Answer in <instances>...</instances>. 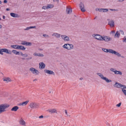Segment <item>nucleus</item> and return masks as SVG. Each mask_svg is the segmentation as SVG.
<instances>
[{
    "mask_svg": "<svg viewBox=\"0 0 126 126\" xmlns=\"http://www.w3.org/2000/svg\"><path fill=\"white\" fill-rule=\"evenodd\" d=\"M9 106L7 104H3L0 105V114L6 111L5 109Z\"/></svg>",
    "mask_w": 126,
    "mask_h": 126,
    "instance_id": "f257e3e1",
    "label": "nucleus"
},
{
    "mask_svg": "<svg viewBox=\"0 0 126 126\" xmlns=\"http://www.w3.org/2000/svg\"><path fill=\"white\" fill-rule=\"evenodd\" d=\"M97 74L102 79L105 80L107 82L109 83L111 81V80H110L109 79L106 77H104L103 75L100 73H98Z\"/></svg>",
    "mask_w": 126,
    "mask_h": 126,
    "instance_id": "f03ea898",
    "label": "nucleus"
},
{
    "mask_svg": "<svg viewBox=\"0 0 126 126\" xmlns=\"http://www.w3.org/2000/svg\"><path fill=\"white\" fill-rule=\"evenodd\" d=\"M63 47L68 49H72L73 48V46L72 44H65L63 45Z\"/></svg>",
    "mask_w": 126,
    "mask_h": 126,
    "instance_id": "7ed1b4c3",
    "label": "nucleus"
},
{
    "mask_svg": "<svg viewBox=\"0 0 126 126\" xmlns=\"http://www.w3.org/2000/svg\"><path fill=\"white\" fill-rule=\"evenodd\" d=\"M3 52L8 54H11V53L10 51L8 50L7 49L2 48L0 49V54L3 55Z\"/></svg>",
    "mask_w": 126,
    "mask_h": 126,
    "instance_id": "20e7f679",
    "label": "nucleus"
},
{
    "mask_svg": "<svg viewBox=\"0 0 126 126\" xmlns=\"http://www.w3.org/2000/svg\"><path fill=\"white\" fill-rule=\"evenodd\" d=\"M39 106L38 104L33 102L31 103L30 105V107L32 109L37 108H38Z\"/></svg>",
    "mask_w": 126,
    "mask_h": 126,
    "instance_id": "39448f33",
    "label": "nucleus"
},
{
    "mask_svg": "<svg viewBox=\"0 0 126 126\" xmlns=\"http://www.w3.org/2000/svg\"><path fill=\"white\" fill-rule=\"evenodd\" d=\"M112 39V38L106 36H102L101 41H104L106 42H108Z\"/></svg>",
    "mask_w": 126,
    "mask_h": 126,
    "instance_id": "423d86ee",
    "label": "nucleus"
},
{
    "mask_svg": "<svg viewBox=\"0 0 126 126\" xmlns=\"http://www.w3.org/2000/svg\"><path fill=\"white\" fill-rule=\"evenodd\" d=\"M30 70L31 71L32 73L34 74H35L36 75H38L39 73L38 70L35 69V68H30Z\"/></svg>",
    "mask_w": 126,
    "mask_h": 126,
    "instance_id": "0eeeda50",
    "label": "nucleus"
},
{
    "mask_svg": "<svg viewBox=\"0 0 126 126\" xmlns=\"http://www.w3.org/2000/svg\"><path fill=\"white\" fill-rule=\"evenodd\" d=\"M47 111L51 114L55 113L58 114V112L56 109H48L47 110Z\"/></svg>",
    "mask_w": 126,
    "mask_h": 126,
    "instance_id": "6e6552de",
    "label": "nucleus"
},
{
    "mask_svg": "<svg viewBox=\"0 0 126 126\" xmlns=\"http://www.w3.org/2000/svg\"><path fill=\"white\" fill-rule=\"evenodd\" d=\"M94 37L96 39L100 41H101L102 36L98 34H94Z\"/></svg>",
    "mask_w": 126,
    "mask_h": 126,
    "instance_id": "1a4fd4ad",
    "label": "nucleus"
},
{
    "mask_svg": "<svg viewBox=\"0 0 126 126\" xmlns=\"http://www.w3.org/2000/svg\"><path fill=\"white\" fill-rule=\"evenodd\" d=\"M19 122V124L21 125L24 126L26 125V122L22 118H20Z\"/></svg>",
    "mask_w": 126,
    "mask_h": 126,
    "instance_id": "9d476101",
    "label": "nucleus"
},
{
    "mask_svg": "<svg viewBox=\"0 0 126 126\" xmlns=\"http://www.w3.org/2000/svg\"><path fill=\"white\" fill-rule=\"evenodd\" d=\"M79 6L82 12H84L85 11V9L84 8V4L82 3V2H80L79 4Z\"/></svg>",
    "mask_w": 126,
    "mask_h": 126,
    "instance_id": "9b49d317",
    "label": "nucleus"
},
{
    "mask_svg": "<svg viewBox=\"0 0 126 126\" xmlns=\"http://www.w3.org/2000/svg\"><path fill=\"white\" fill-rule=\"evenodd\" d=\"M108 24L111 27H114V21L112 20H111L110 21H109Z\"/></svg>",
    "mask_w": 126,
    "mask_h": 126,
    "instance_id": "f8f14e48",
    "label": "nucleus"
},
{
    "mask_svg": "<svg viewBox=\"0 0 126 126\" xmlns=\"http://www.w3.org/2000/svg\"><path fill=\"white\" fill-rule=\"evenodd\" d=\"M61 37L62 39L65 41H68L69 40V38L66 35H62L61 36Z\"/></svg>",
    "mask_w": 126,
    "mask_h": 126,
    "instance_id": "ddd939ff",
    "label": "nucleus"
},
{
    "mask_svg": "<svg viewBox=\"0 0 126 126\" xmlns=\"http://www.w3.org/2000/svg\"><path fill=\"white\" fill-rule=\"evenodd\" d=\"M110 51L111 52V53L112 54H114L115 55H117L118 57H120L121 56V55L118 52H116L112 49Z\"/></svg>",
    "mask_w": 126,
    "mask_h": 126,
    "instance_id": "4468645a",
    "label": "nucleus"
},
{
    "mask_svg": "<svg viewBox=\"0 0 126 126\" xmlns=\"http://www.w3.org/2000/svg\"><path fill=\"white\" fill-rule=\"evenodd\" d=\"M39 65L40 68L41 69L44 68L45 67V65L43 62L39 63Z\"/></svg>",
    "mask_w": 126,
    "mask_h": 126,
    "instance_id": "2eb2a0df",
    "label": "nucleus"
},
{
    "mask_svg": "<svg viewBox=\"0 0 126 126\" xmlns=\"http://www.w3.org/2000/svg\"><path fill=\"white\" fill-rule=\"evenodd\" d=\"M45 72L49 74H54V72L52 71L49 70H44Z\"/></svg>",
    "mask_w": 126,
    "mask_h": 126,
    "instance_id": "dca6fc26",
    "label": "nucleus"
},
{
    "mask_svg": "<svg viewBox=\"0 0 126 126\" xmlns=\"http://www.w3.org/2000/svg\"><path fill=\"white\" fill-rule=\"evenodd\" d=\"M19 109L18 107L17 106H16L13 107L11 109V110L13 111H16Z\"/></svg>",
    "mask_w": 126,
    "mask_h": 126,
    "instance_id": "f3484780",
    "label": "nucleus"
},
{
    "mask_svg": "<svg viewBox=\"0 0 126 126\" xmlns=\"http://www.w3.org/2000/svg\"><path fill=\"white\" fill-rule=\"evenodd\" d=\"M10 15L12 17H19V16L18 14L14 13H10Z\"/></svg>",
    "mask_w": 126,
    "mask_h": 126,
    "instance_id": "a211bd4d",
    "label": "nucleus"
},
{
    "mask_svg": "<svg viewBox=\"0 0 126 126\" xmlns=\"http://www.w3.org/2000/svg\"><path fill=\"white\" fill-rule=\"evenodd\" d=\"M66 11V13H67L68 14H70L72 12V9L70 8H69L67 7Z\"/></svg>",
    "mask_w": 126,
    "mask_h": 126,
    "instance_id": "6ab92c4d",
    "label": "nucleus"
},
{
    "mask_svg": "<svg viewBox=\"0 0 126 126\" xmlns=\"http://www.w3.org/2000/svg\"><path fill=\"white\" fill-rule=\"evenodd\" d=\"M121 85L122 84H121L116 82L115 84L114 85V86L115 87L119 88L121 87Z\"/></svg>",
    "mask_w": 126,
    "mask_h": 126,
    "instance_id": "aec40b11",
    "label": "nucleus"
},
{
    "mask_svg": "<svg viewBox=\"0 0 126 126\" xmlns=\"http://www.w3.org/2000/svg\"><path fill=\"white\" fill-rule=\"evenodd\" d=\"M102 50L103 51L105 52H109L111 53V52H110V51L112 50V49H108L106 48H103L102 49Z\"/></svg>",
    "mask_w": 126,
    "mask_h": 126,
    "instance_id": "412c9836",
    "label": "nucleus"
},
{
    "mask_svg": "<svg viewBox=\"0 0 126 126\" xmlns=\"http://www.w3.org/2000/svg\"><path fill=\"white\" fill-rule=\"evenodd\" d=\"M18 49L24 50L26 48L23 46L18 45Z\"/></svg>",
    "mask_w": 126,
    "mask_h": 126,
    "instance_id": "4be33fe9",
    "label": "nucleus"
},
{
    "mask_svg": "<svg viewBox=\"0 0 126 126\" xmlns=\"http://www.w3.org/2000/svg\"><path fill=\"white\" fill-rule=\"evenodd\" d=\"M29 102V101L28 100H27L26 101L23 102L20 104V105H22L23 106H25L28 104Z\"/></svg>",
    "mask_w": 126,
    "mask_h": 126,
    "instance_id": "5701e85b",
    "label": "nucleus"
},
{
    "mask_svg": "<svg viewBox=\"0 0 126 126\" xmlns=\"http://www.w3.org/2000/svg\"><path fill=\"white\" fill-rule=\"evenodd\" d=\"M52 36L54 35L56 37L59 38L60 36V34H59L58 33H54L52 34Z\"/></svg>",
    "mask_w": 126,
    "mask_h": 126,
    "instance_id": "b1692460",
    "label": "nucleus"
},
{
    "mask_svg": "<svg viewBox=\"0 0 126 126\" xmlns=\"http://www.w3.org/2000/svg\"><path fill=\"white\" fill-rule=\"evenodd\" d=\"M120 35V33H118V31H117L115 33L114 37H117L118 38L119 37Z\"/></svg>",
    "mask_w": 126,
    "mask_h": 126,
    "instance_id": "393cba45",
    "label": "nucleus"
},
{
    "mask_svg": "<svg viewBox=\"0 0 126 126\" xmlns=\"http://www.w3.org/2000/svg\"><path fill=\"white\" fill-rule=\"evenodd\" d=\"M12 52L16 54V55H19L20 54L19 52L17 51L16 50H13L12 51Z\"/></svg>",
    "mask_w": 126,
    "mask_h": 126,
    "instance_id": "a878e982",
    "label": "nucleus"
},
{
    "mask_svg": "<svg viewBox=\"0 0 126 126\" xmlns=\"http://www.w3.org/2000/svg\"><path fill=\"white\" fill-rule=\"evenodd\" d=\"M36 28L35 26H30L29 27H27L26 28V29H24L25 30H29L30 29H32V28Z\"/></svg>",
    "mask_w": 126,
    "mask_h": 126,
    "instance_id": "bb28decb",
    "label": "nucleus"
},
{
    "mask_svg": "<svg viewBox=\"0 0 126 126\" xmlns=\"http://www.w3.org/2000/svg\"><path fill=\"white\" fill-rule=\"evenodd\" d=\"M18 45H11V46L12 48H13L15 49H18Z\"/></svg>",
    "mask_w": 126,
    "mask_h": 126,
    "instance_id": "cd10ccee",
    "label": "nucleus"
},
{
    "mask_svg": "<svg viewBox=\"0 0 126 126\" xmlns=\"http://www.w3.org/2000/svg\"><path fill=\"white\" fill-rule=\"evenodd\" d=\"M115 74H119L120 75H122V72L120 71H118L116 70L115 72Z\"/></svg>",
    "mask_w": 126,
    "mask_h": 126,
    "instance_id": "c85d7f7f",
    "label": "nucleus"
},
{
    "mask_svg": "<svg viewBox=\"0 0 126 126\" xmlns=\"http://www.w3.org/2000/svg\"><path fill=\"white\" fill-rule=\"evenodd\" d=\"M53 7V5L52 4H48L47 6V9L49 8H52Z\"/></svg>",
    "mask_w": 126,
    "mask_h": 126,
    "instance_id": "c756f323",
    "label": "nucleus"
},
{
    "mask_svg": "<svg viewBox=\"0 0 126 126\" xmlns=\"http://www.w3.org/2000/svg\"><path fill=\"white\" fill-rule=\"evenodd\" d=\"M3 80L4 81H6L7 82H8L11 81V79L10 78H7L4 79Z\"/></svg>",
    "mask_w": 126,
    "mask_h": 126,
    "instance_id": "7c9ffc66",
    "label": "nucleus"
},
{
    "mask_svg": "<svg viewBox=\"0 0 126 126\" xmlns=\"http://www.w3.org/2000/svg\"><path fill=\"white\" fill-rule=\"evenodd\" d=\"M20 54L21 56H22L24 57H27L28 56L27 54H24L22 52H20Z\"/></svg>",
    "mask_w": 126,
    "mask_h": 126,
    "instance_id": "2f4dec72",
    "label": "nucleus"
},
{
    "mask_svg": "<svg viewBox=\"0 0 126 126\" xmlns=\"http://www.w3.org/2000/svg\"><path fill=\"white\" fill-rule=\"evenodd\" d=\"M121 88L122 89H126V86L124 85H121Z\"/></svg>",
    "mask_w": 126,
    "mask_h": 126,
    "instance_id": "473e14b6",
    "label": "nucleus"
},
{
    "mask_svg": "<svg viewBox=\"0 0 126 126\" xmlns=\"http://www.w3.org/2000/svg\"><path fill=\"white\" fill-rule=\"evenodd\" d=\"M110 71L114 72L115 73V72L116 71V69H115L111 68L110 69Z\"/></svg>",
    "mask_w": 126,
    "mask_h": 126,
    "instance_id": "72a5a7b5",
    "label": "nucleus"
},
{
    "mask_svg": "<svg viewBox=\"0 0 126 126\" xmlns=\"http://www.w3.org/2000/svg\"><path fill=\"white\" fill-rule=\"evenodd\" d=\"M26 41H22L21 42V44L23 45H26Z\"/></svg>",
    "mask_w": 126,
    "mask_h": 126,
    "instance_id": "f704fd0d",
    "label": "nucleus"
},
{
    "mask_svg": "<svg viewBox=\"0 0 126 126\" xmlns=\"http://www.w3.org/2000/svg\"><path fill=\"white\" fill-rule=\"evenodd\" d=\"M31 44H32V43H31L27 42L26 45L30 46H31Z\"/></svg>",
    "mask_w": 126,
    "mask_h": 126,
    "instance_id": "c9c22d12",
    "label": "nucleus"
},
{
    "mask_svg": "<svg viewBox=\"0 0 126 126\" xmlns=\"http://www.w3.org/2000/svg\"><path fill=\"white\" fill-rule=\"evenodd\" d=\"M122 90L124 94L126 95V90L125 89H122Z\"/></svg>",
    "mask_w": 126,
    "mask_h": 126,
    "instance_id": "e433bc0d",
    "label": "nucleus"
},
{
    "mask_svg": "<svg viewBox=\"0 0 126 126\" xmlns=\"http://www.w3.org/2000/svg\"><path fill=\"white\" fill-rule=\"evenodd\" d=\"M108 9H103L102 11L103 12H106L108 11Z\"/></svg>",
    "mask_w": 126,
    "mask_h": 126,
    "instance_id": "4c0bfd02",
    "label": "nucleus"
},
{
    "mask_svg": "<svg viewBox=\"0 0 126 126\" xmlns=\"http://www.w3.org/2000/svg\"><path fill=\"white\" fill-rule=\"evenodd\" d=\"M123 42H126V36H125L124 38L123 39Z\"/></svg>",
    "mask_w": 126,
    "mask_h": 126,
    "instance_id": "58836bf2",
    "label": "nucleus"
},
{
    "mask_svg": "<svg viewBox=\"0 0 126 126\" xmlns=\"http://www.w3.org/2000/svg\"><path fill=\"white\" fill-rule=\"evenodd\" d=\"M38 56L42 57H43L44 56L43 54L41 53H38Z\"/></svg>",
    "mask_w": 126,
    "mask_h": 126,
    "instance_id": "ea45409f",
    "label": "nucleus"
},
{
    "mask_svg": "<svg viewBox=\"0 0 126 126\" xmlns=\"http://www.w3.org/2000/svg\"><path fill=\"white\" fill-rule=\"evenodd\" d=\"M119 31L121 33V34H122V35H124V33L123 31V30H120Z\"/></svg>",
    "mask_w": 126,
    "mask_h": 126,
    "instance_id": "a19ab883",
    "label": "nucleus"
},
{
    "mask_svg": "<svg viewBox=\"0 0 126 126\" xmlns=\"http://www.w3.org/2000/svg\"><path fill=\"white\" fill-rule=\"evenodd\" d=\"M43 36L45 37H49V36L48 35H46L45 34H43Z\"/></svg>",
    "mask_w": 126,
    "mask_h": 126,
    "instance_id": "79ce46f5",
    "label": "nucleus"
},
{
    "mask_svg": "<svg viewBox=\"0 0 126 126\" xmlns=\"http://www.w3.org/2000/svg\"><path fill=\"white\" fill-rule=\"evenodd\" d=\"M121 103H120L116 105V106L119 107L121 105Z\"/></svg>",
    "mask_w": 126,
    "mask_h": 126,
    "instance_id": "37998d69",
    "label": "nucleus"
},
{
    "mask_svg": "<svg viewBox=\"0 0 126 126\" xmlns=\"http://www.w3.org/2000/svg\"><path fill=\"white\" fill-rule=\"evenodd\" d=\"M42 8L45 10L48 9L47 8V6H44L42 7Z\"/></svg>",
    "mask_w": 126,
    "mask_h": 126,
    "instance_id": "c03bdc74",
    "label": "nucleus"
},
{
    "mask_svg": "<svg viewBox=\"0 0 126 126\" xmlns=\"http://www.w3.org/2000/svg\"><path fill=\"white\" fill-rule=\"evenodd\" d=\"M32 59V57L31 56L29 57L26 58V60H30Z\"/></svg>",
    "mask_w": 126,
    "mask_h": 126,
    "instance_id": "a18cd8bd",
    "label": "nucleus"
},
{
    "mask_svg": "<svg viewBox=\"0 0 126 126\" xmlns=\"http://www.w3.org/2000/svg\"><path fill=\"white\" fill-rule=\"evenodd\" d=\"M115 31H112L110 32V34H114L115 33Z\"/></svg>",
    "mask_w": 126,
    "mask_h": 126,
    "instance_id": "49530a36",
    "label": "nucleus"
},
{
    "mask_svg": "<svg viewBox=\"0 0 126 126\" xmlns=\"http://www.w3.org/2000/svg\"><path fill=\"white\" fill-rule=\"evenodd\" d=\"M33 55L35 56H38V53H33Z\"/></svg>",
    "mask_w": 126,
    "mask_h": 126,
    "instance_id": "de8ad7c7",
    "label": "nucleus"
},
{
    "mask_svg": "<svg viewBox=\"0 0 126 126\" xmlns=\"http://www.w3.org/2000/svg\"><path fill=\"white\" fill-rule=\"evenodd\" d=\"M43 115H41V116H39V118L40 119V118H43Z\"/></svg>",
    "mask_w": 126,
    "mask_h": 126,
    "instance_id": "09e8293b",
    "label": "nucleus"
},
{
    "mask_svg": "<svg viewBox=\"0 0 126 126\" xmlns=\"http://www.w3.org/2000/svg\"><path fill=\"white\" fill-rule=\"evenodd\" d=\"M110 10L112 11H114L116 10L115 9H110Z\"/></svg>",
    "mask_w": 126,
    "mask_h": 126,
    "instance_id": "8fccbe9b",
    "label": "nucleus"
},
{
    "mask_svg": "<svg viewBox=\"0 0 126 126\" xmlns=\"http://www.w3.org/2000/svg\"><path fill=\"white\" fill-rule=\"evenodd\" d=\"M103 11V9H99V11L102 12Z\"/></svg>",
    "mask_w": 126,
    "mask_h": 126,
    "instance_id": "3c124183",
    "label": "nucleus"
},
{
    "mask_svg": "<svg viewBox=\"0 0 126 126\" xmlns=\"http://www.w3.org/2000/svg\"><path fill=\"white\" fill-rule=\"evenodd\" d=\"M65 113L67 116H68L67 114V111L66 110H65Z\"/></svg>",
    "mask_w": 126,
    "mask_h": 126,
    "instance_id": "603ef678",
    "label": "nucleus"
},
{
    "mask_svg": "<svg viewBox=\"0 0 126 126\" xmlns=\"http://www.w3.org/2000/svg\"><path fill=\"white\" fill-rule=\"evenodd\" d=\"M7 2V1L6 0H4V3H6Z\"/></svg>",
    "mask_w": 126,
    "mask_h": 126,
    "instance_id": "864d4df0",
    "label": "nucleus"
},
{
    "mask_svg": "<svg viewBox=\"0 0 126 126\" xmlns=\"http://www.w3.org/2000/svg\"><path fill=\"white\" fill-rule=\"evenodd\" d=\"M99 9L96 8L95 9V10L96 11H99Z\"/></svg>",
    "mask_w": 126,
    "mask_h": 126,
    "instance_id": "5fc2aeb1",
    "label": "nucleus"
},
{
    "mask_svg": "<svg viewBox=\"0 0 126 126\" xmlns=\"http://www.w3.org/2000/svg\"><path fill=\"white\" fill-rule=\"evenodd\" d=\"M124 0H119L118 1L119 2H122Z\"/></svg>",
    "mask_w": 126,
    "mask_h": 126,
    "instance_id": "6e6d98bb",
    "label": "nucleus"
},
{
    "mask_svg": "<svg viewBox=\"0 0 126 126\" xmlns=\"http://www.w3.org/2000/svg\"><path fill=\"white\" fill-rule=\"evenodd\" d=\"M10 9L8 8H7L6 9V10L7 11H9Z\"/></svg>",
    "mask_w": 126,
    "mask_h": 126,
    "instance_id": "4d7b16f0",
    "label": "nucleus"
},
{
    "mask_svg": "<svg viewBox=\"0 0 126 126\" xmlns=\"http://www.w3.org/2000/svg\"><path fill=\"white\" fill-rule=\"evenodd\" d=\"M21 59H22V60H25L26 59H25V58H21Z\"/></svg>",
    "mask_w": 126,
    "mask_h": 126,
    "instance_id": "13d9d810",
    "label": "nucleus"
},
{
    "mask_svg": "<svg viewBox=\"0 0 126 126\" xmlns=\"http://www.w3.org/2000/svg\"><path fill=\"white\" fill-rule=\"evenodd\" d=\"M53 1H59V0H53Z\"/></svg>",
    "mask_w": 126,
    "mask_h": 126,
    "instance_id": "bf43d9fd",
    "label": "nucleus"
},
{
    "mask_svg": "<svg viewBox=\"0 0 126 126\" xmlns=\"http://www.w3.org/2000/svg\"><path fill=\"white\" fill-rule=\"evenodd\" d=\"M5 16H3V19H4L5 18Z\"/></svg>",
    "mask_w": 126,
    "mask_h": 126,
    "instance_id": "052dcab7",
    "label": "nucleus"
},
{
    "mask_svg": "<svg viewBox=\"0 0 126 126\" xmlns=\"http://www.w3.org/2000/svg\"><path fill=\"white\" fill-rule=\"evenodd\" d=\"M2 27V26L1 25H0V29Z\"/></svg>",
    "mask_w": 126,
    "mask_h": 126,
    "instance_id": "680f3d73",
    "label": "nucleus"
},
{
    "mask_svg": "<svg viewBox=\"0 0 126 126\" xmlns=\"http://www.w3.org/2000/svg\"><path fill=\"white\" fill-rule=\"evenodd\" d=\"M1 1L0 0V4H1Z\"/></svg>",
    "mask_w": 126,
    "mask_h": 126,
    "instance_id": "e2e57ef3",
    "label": "nucleus"
},
{
    "mask_svg": "<svg viewBox=\"0 0 126 126\" xmlns=\"http://www.w3.org/2000/svg\"><path fill=\"white\" fill-rule=\"evenodd\" d=\"M36 80V79H34V80L33 81H35V80Z\"/></svg>",
    "mask_w": 126,
    "mask_h": 126,
    "instance_id": "0e129e2a",
    "label": "nucleus"
},
{
    "mask_svg": "<svg viewBox=\"0 0 126 126\" xmlns=\"http://www.w3.org/2000/svg\"><path fill=\"white\" fill-rule=\"evenodd\" d=\"M80 79H82V78H80Z\"/></svg>",
    "mask_w": 126,
    "mask_h": 126,
    "instance_id": "69168bd1",
    "label": "nucleus"
},
{
    "mask_svg": "<svg viewBox=\"0 0 126 126\" xmlns=\"http://www.w3.org/2000/svg\"><path fill=\"white\" fill-rule=\"evenodd\" d=\"M107 20H108V21H109L110 20V19H107Z\"/></svg>",
    "mask_w": 126,
    "mask_h": 126,
    "instance_id": "338daca9",
    "label": "nucleus"
},
{
    "mask_svg": "<svg viewBox=\"0 0 126 126\" xmlns=\"http://www.w3.org/2000/svg\"><path fill=\"white\" fill-rule=\"evenodd\" d=\"M49 93H51V92H49Z\"/></svg>",
    "mask_w": 126,
    "mask_h": 126,
    "instance_id": "774afa93",
    "label": "nucleus"
}]
</instances>
